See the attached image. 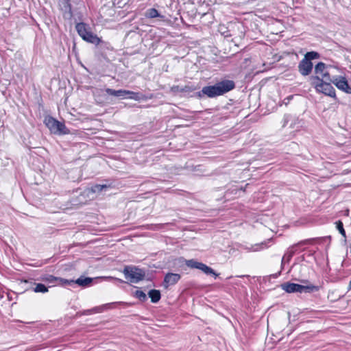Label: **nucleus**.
Wrapping results in <instances>:
<instances>
[{"label": "nucleus", "instance_id": "1", "mask_svg": "<svg viewBox=\"0 0 351 351\" xmlns=\"http://www.w3.org/2000/svg\"><path fill=\"white\" fill-rule=\"evenodd\" d=\"M235 88V83L230 80H224L218 82L213 86H206L202 88L199 96L202 95H206L208 97L213 98L223 95Z\"/></svg>", "mask_w": 351, "mask_h": 351}, {"label": "nucleus", "instance_id": "2", "mask_svg": "<svg viewBox=\"0 0 351 351\" xmlns=\"http://www.w3.org/2000/svg\"><path fill=\"white\" fill-rule=\"evenodd\" d=\"M76 30L80 36L85 41L98 45L101 40L96 34H93L88 25L84 23H78L75 26Z\"/></svg>", "mask_w": 351, "mask_h": 351}, {"label": "nucleus", "instance_id": "3", "mask_svg": "<svg viewBox=\"0 0 351 351\" xmlns=\"http://www.w3.org/2000/svg\"><path fill=\"white\" fill-rule=\"evenodd\" d=\"M282 290L287 293H313L317 291L319 287L313 285H302L292 282H285L281 285Z\"/></svg>", "mask_w": 351, "mask_h": 351}, {"label": "nucleus", "instance_id": "4", "mask_svg": "<svg viewBox=\"0 0 351 351\" xmlns=\"http://www.w3.org/2000/svg\"><path fill=\"white\" fill-rule=\"evenodd\" d=\"M330 65H326L324 62H319L315 66V76H312L311 77L313 82L317 81V82H323V81H328L330 82L332 78L330 77V73L328 71V68H330Z\"/></svg>", "mask_w": 351, "mask_h": 351}, {"label": "nucleus", "instance_id": "5", "mask_svg": "<svg viewBox=\"0 0 351 351\" xmlns=\"http://www.w3.org/2000/svg\"><path fill=\"white\" fill-rule=\"evenodd\" d=\"M123 272L125 278L133 283H136L142 280L145 275L143 270L133 266L125 267Z\"/></svg>", "mask_w": 351, "mask_h": 351}, {"label": "nucleus", "instance_id": "6", "mask_svg": "<svg viewBox=\"0 0 351 351\" xmlns=\"http://www.w3.org/2000/svg\"><path fill=\"white\" fill-rule=\"evenodd\" d=\"M45 123L52 133L65 134L69 133V130L63 123H61L53 117L45 118Z\"/></svg>", "mask_w": 351, "mask_h": 351}, {"label": "nucleus", "instance_id": "7", "mask_svg": "<svg viewBox=\"0 0 351 351\" xmlns=\"http://www.w3.org/2000/svg\"><path fill=\"white\" fill-rule=\"evenodd\" d=\"M105 91L108 95H112V96H114L116 97L125 98L128 96V98L134 99L136 101H138L141 99V97L139 95V93L132 92L130 90H123V89L114 90V89L108 88L105 90Z\"/></svg>", "mask_w": 351, "mask_h": 351}, {"label": "nucleus", "instance_id": "8", "mask_svg": "<svg viewBox=\"0 0 351 351\" xmlns=\"http://www.w3.org/2000/svg\"><path fill=\"white\" fill-rule=\"evenodd\" d=\"M331 82L323 81L319 82H313L315 88L317 92L322 93L331 97H335V90L330 84Z\"/></svg>", "mask_w": 351, "mask_h": 351}, {"label": "nucleus", "instance_id": "9", "mask_svg": "<svg viewBox=\"0 0 351 351\" xmlns=\"http://www.w3.org/2000/svg\"><path fill=\"white\" fill-rule=\"evenodd\" d=\"M330 82L339 90L346 93H351V88L344 77H333Z\"/></svg>", "mask_w": 351, "mask_h": 351}, {"label": "nucleus", "instance_id": "10", "mask_svg": "<svg viewBox=\"0 0 351 351\" xmlns=\"http://www.w3.org/2000/svg\"><path fill=\"white\" fill-rule=\"evenodd\" d=\"M313 69V63L311 61H307L304 58L300 62L298 65V70L302 75H308L311 73Z\"/></svg>", "mask_w": 351, "mask_h": 351}, {"label": "nucleus", "instance_id": "11", "mask_svg": "<svg viewBox=\"0 0 351 351\" xmlns=\"http://www.w3.org/2000/svg\"><path fill=\"white\" fill-rule=\"evenodd\" d=\"M181 276L179 274L167 273L164 278L163 285L165 288L169 286L176 284L180 279Z\"/></svg>", "mask_w": 351, "mask_h": 351}, {"label": "nucleus", "instance_id": "12", "mask_svg": "<svg viewBox=\"0 0 351 351\" xmlns=\"http://www.w3.org/2000/svg\"><path fill=\"white\" fill-rule=\"evenodd\" d=\"M92 281H93V279L91 278L80 277L78 279H77L76 280H65L64 284L66 285H71L73 284H77L79 286H81V287H86V286L89 285L92 282Z\"/></svg>", "mask_w": 351, "mask_h": 351}, {"label": "nucleus", "instance_id": "13", "mask_svg": "<svg viewBox=\"0 0 351 351\" xmlns=\"http://www.w3.org/2000/svg\"><path fill=\"white\" fill-rule=\"evenodd\" d=\"M116 303H108L99 306L94 307L85 311L84 315H90L92 313H99L110 308Z\"/></svg>", "mask_w": 351, "mask_h": 351}, {"label": "nucleus", "instance_id": "14", "mask_svg": "<svg viewBox=\"0 0 351 351\" xmlns=\"http://www.w3.org/2000/svg\"><path fill=\"white\" fill-rule=\"evenodd\" d=\"M145 16L147 19L160 18L161 21H165V16L161 15L155 8H149L145 12Z\"/></svg>", "mask_w": 351, "mask_h": 351}, {"label": "nucleus", "instance_id": "15", "mask_svg": "<svg viewBox=\"0 0 351 351\" xmlns=\"http://www.w3.org/2000/svg\"><path fill=\"white\" fill-rule=\"evenodd\" d=\"M43 280L51 284H62L65 285L64 281L66 279L57 278L52 275H47L42 278Z\"/></svg>", "mask_w": 351, "mask_h": 351}, {"label": "nucleus", "instance_id": "16", "mask_svg": "<svg viewBox=\"0 0 351 351\" xmlns=\"http://www.w3.org/2000/svg\"><path fill=\"white\" fill-rule=\"evenodd\" d=\"M148 295L151 298V301L153 303H157L160 300V299L161 298V295H160V291L156 290V289H152V290H150L148 292Z\"/></svg>", "mask_w": 351, "mask_h": 351}, {"label": "nucleus", "instance_id": "17", "mask_svg": "<svg viewBox=\"0 0 351 351\" xmlns=\"http://www.w3.org/2000/svg\"><path fill=\"white\" fill-rule=\"evenodd\" d=\"M198 269L202 271L206 274H212L215 276V278H217L219 276V274H216L211 267L207 266L206 265L202 263H201Z\"/></svg>", "mask_w": 351, "mask_h": 351}, {"label": "nucleus", "instance_id": "18", "mask_svg": "<svg viewBox=\"0 0 351 351\" xmlns=\"http://www.w3.org/2000/svg\"><path fill=\"white\" fill-rule=\"evenodd\" d=\"M190 90H191V88L188 86H185L183 88H181L179 86H173L171 88V91L173 93H181V92H188Z\"/></svg>", "mask_w": 351, "mask_h": 351}, {"label": "nucleus", "instance_id": "19", "mask_svg": "<svg viewBox=\"0 0 351 351\" xmlns=\"http://www.w3.org/2000/svg\"><path fill=\"white\" fill-rule=\"evenodd\" d=\"M109 187L110 185L107 184H95L91 187V191L93 193H99Z\"/></svg>", "mask_w": 351, "mask_h": 351}, {"label": "nucleus", "instance_id": "20", "mask_svg": "<svg viewBox=\"0 0 351 351\" xmlns=\"http://www.w3.org/2000/svg\"><path fill=\"white\" fill-rule=\"evenodd\" d=\"M33 291L36 293H46L48 291L47 287L41 283L36 284Z\"/></svg>", "mask_w": 351, "mask_h": 351}, {"label": "nucleus", "instance_id": "21", "mask_svg": "<svg viewBox=\"0 0 351 351\" xmlns=\"http://www.w3.org/2000/svg\"><path fill=\"white\" fill-rule=\"evenodd\" d=\"M319 58V53L315 51L307 52L304 58V60L307 61H311V60H314Z\"/></svg>", "mask_w": 351, "mask_h": 351}, {"label": "nucleus", "instance_id": "22", "mask_svg": "<svg viewBox=\"0 0 351 351\" xmlns=\"http://www.w3.org/2000/svg\"><path fill=\"white\" fill-rule=\"evenodd\" d=\"M200 264V262H197L193 259L186 261V265L191 268L198 269Z\"/></svg>", "mask_w": 351, "mask_h": 351}, {"label": "nucleus", "instance_id": "23", "mask_svg": "<svg viewBox=\"0 0 351 351\" xmlns=\"http://www.w3.org/2000/svg\"><path fill=\"white\" fill-rule=\"evenodd\" d=\"M135 296L142 302L147 300V295L143 291L137 290L135 292Z\"/></svg>", "mask_w": 351, "mask_h": 351}, {"label": "nucleus", "instance_id": "24", "mask_svg": "<svg viewBox=\"0 0 351 351\" xmlns=\"http://www.w3.org/2000/svg\"><path fill=\"white\" fill-rule=\"evenodd\" d=\"M336 224H337V228L339 230V232H340V234L343 237H346V232L343 228V223L341 221H338L336 222Z\"/></svg>", "mask_w": 351, "mask_h": 351}, {"label": "nucleus", "instance_id": "25", "mask_svg": "<svg viewBox=\"0 0 351 351\" xmlns=\"http://www.w3.org/2000/svg\"><path fill=\"white\" fill-rule=\"evenodd\" d=\"M293 252H289L285 254L282 259V264L285 263L286 261L289 262L293 255Z\"/></svg>", "mask_w": 351, "mask_h": 351}, {"label": "nucleus", "instance_id": "26", "mask_svg": "<svg viewBox=\"0 0 351 351\" xmlns=\"http://www.w3.org/2000/svg\"><path fill=\"white\" fill-rule=\"evenodd\" d=\"M263 245H265V243H261L260 244H256L254 246H252L251 247V250L252 251H254V252H256V251H258L260 250L261 249H263Z\"/></svg>", "mask_w": 351, "mask_h": 351}, {"label": "nucleus", "instance_id": "27", "mask_svg": "<svg viewBox=\"0 0 351 351\" xmlns=\"http://www.w3.org/2000/svg\"><path fill=\"white\" fill-rule=\"evenodd\" d=\"M65 3L66 4V8L67 9L68 8V10L69 12L67 13H66L65 14V17L66 18H71V16H72V13H71V6L68 2V0H64Z\"/></svg>", "mask_w": 351, "mask_h": 351}, {"label": "nucleus", "instance_id": "28", "mask_svg": "<svg viewBox=\"0 0 351 351\" xmlns=\"http://www.w3.org/2000/svg\"><path fill=\"white\" fill-rule=\"evenodd\" d=\"M289 118V116H285L284 119H285V121L287 122V119Z\"/></svg>", "mask_w": 351, "mask_h": 351}, {"label": "nucleus", "instance_id": "29", "mask_svg": "<svg viewBox=\"0 0 351 351\" xmlns=\"http://www.w3.org/2000/svg\"><path fill=\"white\" fill-rule=\"evenodd\" d=\"M349 288L351 289V278H350V282H349Z\"/></svg>", "mask_w": 351, "mask_h": 351}]
</instances>
